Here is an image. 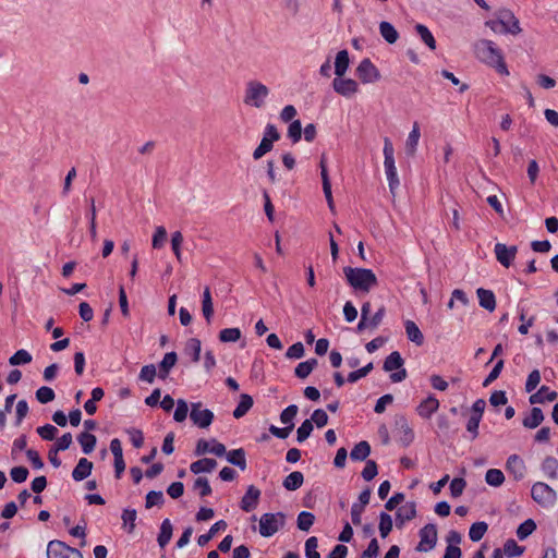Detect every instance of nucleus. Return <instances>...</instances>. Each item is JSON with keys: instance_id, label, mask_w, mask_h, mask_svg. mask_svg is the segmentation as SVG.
Here are the masks:
<instances>
[{"instance_id": "nucleus-33", "label": "nucleus", "mask_w": 558, "mask_h": 558, "mask_svg": "<svg viewBox=\"0 0 558 558\" xmlns=\"http://www.w3.org/2000/svg\"><path fill=\"white\" fill-rule=\"evenodd\" d=\"M544 421V414L539 408H533L529 416L523 418V426L533 429Z\"/></svg>"}, {"instance_id": "nucleus-21", "label": "nucleus", "mask_w": 558, "mask_h": 558, "mask_svg": "<svg viewBox=\"0 0 558 558\" xmlns=\"http://www.w3.org/2000/svg\"><path fill=\"white\" fill-rule=\"evenodd\" d=\"M541 470L548 480H558V459L551 456L545 457L541 462Z\"/></svg>"}, {"instance_id": "nucleus-41", "label": "nucleus", "mask_w": 558, "mask_h": 558, "mask_svg": "<svg viewBox=\"0 0 558 558\" xmlns=\"http://www.w3.org/2000/svg\"><path fill=\"white\" fill-rule=\"evenodd\" d=\"M317 364H318V362L316 359H310L305 362L299 363L294 371L295 376L301 379L306 378L313 372V369L317 366Z\"/></svg>"}, {"instance_id": "nucleus-59", "label": "nucleus", "mask_w": 558, "mask_h": 558, "mask_svg": "<svg viewBox=\"0 0 558 558\" xmlns=\"http://www.w3.org/2000/svg\"><path fill=\"white\" fill-rule=\"evenodd\" d=\"M313 430V423L311 420H305L296 430V439L299 442L306 440Z\"/></svg>"}, {"instance_id": "nucleus-64", "label": "nucleus", "mask_w": 558, "mask_h": 558, "mask_svg": "<svg viewBox=\"0 0 558 558\" xmlns=\"http://www.w3.org/2000/svg\"><path fill=\"white\" fill-rule=\"evenodd\" d=\"M38 435L45 440H52L56 438L58 434V429L56 426L51 424H46L37 428Z\"/></svg>"}, {"instance_id": "nucleus-1", "label": "nucleus", "mask_w": 558, "mask_h": 558, "mask_svg": "<svg viewBox=\"0 0 558 558\" xmlns=\"http://www.w3.org/2000/svg\"><path fill=\"white\" fill-rule=\"evenodd\" d=\"M476 58L488 66L494 68L499 74L508 76L509 70L501 50L489 39H481L474 45Z\"/></svg>"}, {"instance_id": "nucleus-31", "label": "nucleus", "mask_w": 558, "mask_h": 558, "mask_svg": "<svg viewBox=\"0 0 558 558\" xmlns=\"http://www.w3.org/2000/svg\"><path fill=\"white\" fill-rule=\"evenodd\" d=\"M227 529V522L223 520L217 521L211 525L209 531L206 534H202L197 538V544L199 546H205L218 532L225 531Z\"/></svg>"}, {"instance_id": "nucleus-56", "label": "nucleus", "mask_w": 558, "mask_h": 558, "mask_svg": "<svg viewBox=\"0 0 558 558\" xmlns=\"http://www.w3.org/2000/svg\"><path fill=\"white\" fill-rule=\"evenodd\" d=\"M54 391L50 387L43 386L36 391V399L38 400V402L43 404L51 402L52 400H54Z\"/></svg>"}, {"instance_id": "nucleus-8", "label": "nucleus", "mask_w": 558, "mask_h": 558, "mask_svg": "<svg viewBox=\"0 0 558 558\" xmlns=\"http://www.w3.org/2000/svg\"><path fill=\"white\" fill-rule=\"evenodd\" d=\"M46 555L47 558H83V555L78 549L58 539H53L48 543Z\"/></svg>"}, {"instance_id": "nucleus-4", "label": "nucleus", "mask_w": 558, "mask_h": 558, "mask_svg": "<svg viewBox=\"0 0 558 558\" xmlns=\"http://www.w3.org/2000/svg\"><path fill=\"white\" fill-rule=\"evenodd\" d=\"M269 93V88L265 84L250 81L245 86L243 102L248 107L260 109L265 107Z\"/></svg>"}, {"instance_id": "nucleus-47", "label": "nucleus", "mask_w": 558, "mask_h": 558, "mask_svg": "<svg viewBox=\"0 0 558 558\" xmlns=\"http://www.w3.org/2000/svg\"><path fill=\"white\" fill-rule=\"evenodd\" d=\"M32 355L28 351L24 350V349H20L17 350L10 359H9V363L10 365H23V364H28L32 362Z\"/></svg>"}, {"instance_id": "nucleus-40", "label": "nucleus", "mask_w": 558, "mask_h": 558, "mask_svg": "<svg viewBox=\"0 0 558 558\" xmlns=\"http://www.w3.org/2000/svg\"><path fill=\"white\" fill-rule=\"evenodd\" d=\"M304 476L301 472L294 471L290 473L283 481V487L287 490H296L302 486Z\"/></svg>"}, {"instance_id": "nucleus-20", "label": "nucleus", "mask_w": 558, "mask_h": 558, "mask_svg": "<svg viewBox=\"0 0 558 558\" xmlns=\"http://www.w3.org/2000/svg\"><path fill=\"white\" fill-rule=\"evenodd\" d=\"M420 137V125L417 122H414L412 125V130L410 131L408 138L405 141V153L408 156L413 157L416 154Z\"/></svg>"}, {"instance_id": "nucleus-29", "label": "nucleus", "mask_w": 558, "mask_h": 558, "mask_svg": "<svg viewBox=\"0 0 558 558\" xmlns=\"http://www.w3.org/2000/svg\"><path fill=\"white\" fill-rule=\"evenodd\" d=\"M227 461L242 471L246 469L245 451L242 448L226 451L225 453Z\"/></svg>"}, {"instance_id": "nucleus-50", "label": "nucleus", "mask_w": 558, "mask_h": 558, "mask_svg": "<svg viewBox=\"0 0 558 558\" xmlns=\"http://www.w3.org/2000/svg\"><path fill=\"white\" fill-rule=\"evenodd\" d=\"M535 522L532 519H527L519 525L517 530V536L519 539L523 541L530 536L535 531Z\"/></svg>"}, {"instance_id": "nucleus-55", "label": "nucleus", "mask_w": 558, "mask_h": 558, "mask_svg": "<svg viewBox=\"0 0 558 558\" xmlns=\"http://www.w3.org/2000/svg\"><path fill=\"white\" fill-rule=\"evenodd\" d=\"M241 338V330L239 328H226L219 332V340L221 342H235Z\"/></svg>"}, {"instance_id": "nucleus-12", "label": "nucleus", "mask_w": 558, "mask_h": 558, "mask_svg": "<svg viewBox=\"0 0 558 558\" xmlns=\"http://www.w3.org/2000/svg\"><path fill=\"white\" fill-rule=\"evenodd\" d=\"M437 543V529L434 524H426L420 530L418 551H429Z\"/></svg>"}, {"instance_id": "nucleus-18", "label": "nucleus", "mask_w": 558, "mask_h": 558, "mask_svg": "<svg viewBox=\"0 0 558 558\" xmlns=\"http://www.w3.org/2000/svg\"><path fill=\"white\" fill-rule=\"evenodd\" d=\"M259 497L260 490L254 485H250L245 495L241 499V509L245 512L254 510L258 505Z\"/></svg>"}, {"instance_id": "nucleus-45", "label": "nucleus", "mask_w": 558, "mask_h": 558, "mask_svg": "<svg viewBox=\"0 0 558 558\" xmlns=\"http://www.w3.org/2000/svg\"><path fill=\"white\" fill-rule=\"evenodd\" d=\"M485 481L488 485L498 487L505 482V475L498 469H489L485 474Z\"/></svg>"}, {"instance_id": "nucleus-16", "label": "nucleus", "mask_w": 558, "mask_h": 558, "mask_svg": "<svg viewBox=\"0 0 558 558\" xmlns=\"http://www.w3.org/2000/svg\"><path fill=\"white\" fill-rule=\"evenodd\" d=\"M439 405L438 399L434 395H428L416 407V413L422 418L428 420L438 411Z\"/></svg>"}, {"instance_id": "nucleus-6", "label": "nucleus", "mask_w": 558, "mask_h": 558, "mask_svg": "<svg viewBox=\"0 0 558 558\" xmlns=\"http://www.w3.org/2000/svg\"><path fill=\"white\" fill-rule=\"evenodd\" d=\"M531 496L535 502L544 508H550L557 501V493L544 482H536L532 485Z\"/></svg>"}, {"instance_id": "nucleus-30", "label": "nucleus", "mask_w": 558, "mask_h": 558, "mask_svg": "<svg viewBox=\"0 0 558 558\" xmlns=\"http://www.w3.org/2000/svg\"><path fill=\"white\" fill-rule=\"evenodd\" d=\"M350 59L347 50H340L335 60V74L336 76H344L349 69Z\"/></svg>"}, {"instance_id": "nucleus-28", "label": "nucleus", "mask_w": 558, "mask_h": 558, "mask_svg": "<svg viewBox=\"0 0 558 558\" xmlns=\"http://www.w3.org/2000/svg\"><path fill=\"white\" fill-rule=\"evenodd\" d=\"M405 333L410 341L416 345H422L424 342V336L417 325L413 320H405L404 323Z\"/></svg>"}, {"instance_id": "nucleus-49", "label": "nucleus", "mask_w": 558, "mask_h": 558, "mask_svg": "<svg viewBox=\"0 0 558 558\" xmlns=\"http://www.w3.org/2000/svg\"><path fill=\"white\" fill-rule=\"evenodd\" d=\"M315 515L308 511H302L298 515V527L301 531H308L311 526L314 524Z\"/></svg>"}, {"instance_id": "nucleus-11", "label": "nucleus", "mask_w": 558, "mask_h": 558, "mask_svg": "<svg viewBox=\"0 0 558 558\" xmlns=\"http://www.w3.org/2000/svg\"><path fill=\"white\" fill-rule=\"evenodd\" d=\"M356 75L363 84H372L380 78L378 69L369 59H363L357 68Z\"/></svg>"}, {"instance_id": "nucleus-46", "label": "nucleus", "mask_w": 558, "mask_h": 558, "mask_svg": "<svg viewBox=\"0 0 558 558\" xmlns=\"http://www.w3.org/2000/svg\"><path fill=\"white\" fill-rule=\"evenodd\" d=\"M487 524L485 522H476L473 523L469 531V536L471 541L478 542L483 538L485 533L487 532Z\"/></svg>"}, {"instance_id": "nucleus-48", "label": "nucleus", "mask_w": 558, "mask_h": 558, "mask_svg": "<svg viewBox=\"0 0 558 558\" xmlns=\"http://www.w3.org/2000/svg\"><path fill=\"white\" fill-rule=\"evenodd\" d=\"M122 521H123V527L129 532L132 533L135 529V521L137 518L136 510L134 509H125L122 512Z\"/></svg>"}, {"instance_id": "nucleus-58", "label": "nucleus", "mask_w": 558, "mask_h": 558, "mask_svg": "<svg viewBox=\"0 0 558 558\" xmlns=\"http://www.w3.org/2000/svg\"><path fill=\"white\" fill-rule=\"evenodd\" d=\"M296 413H298V407L295 404L289 405L280 414L281 423L286 424L287 426L294 425L293 420H294Z\"/></svg>"}, {"instance_id": "nucleus-38", "label": "nucleus", "mask_w": 558, "mask_h": 558, "mask_svg": "<svg viewBox=\"0 0 558 558\" xmlns=\"http://www.w3.org/2000/svg\"><path fill=\"white\" fill-rule=\"evenodd\" d=\"M252 407H253L252 397L246 393L241 395L240 402L233 411V416L235 418L243 417Z\"/></svg>"}, {"instance_id": "nucleus-5", "label": "nucleus", "mask_w": 558, "mask_h": 558, "mask_svg": "<svg viewBox=\"0 0 558 558\" xmlns=\"http://www.w3.org/2000/svg\"><path fill=\"white\" fill-rule=\"evenodd\" d=\"M383 154H384V168H385V173L387 177L389 190H390L391 194H395L396 190L400 185V180L398 177L396 162H395V149H393L392 143L390 142V140L388 137H385V140H384Z\"/></svg>"}, {"instance_id": "nucleus-35", "label": "nucleus", "mask_w": 558, "mask_h": 558, "mask_svg": "<svg viewBox=\"0 0 558 558\" xmlns=\"http://www.w3.org/2000/svg\"><path fill=\"white\" fill-rule=\"evenodd\" d=\"M202 344L196 338H191L186 341L184 352L190 355L193 363H197L201 359Z\"/></svg>"}, {"instance_id": "nucleus-13", "label": "nucleus", "mask_w": 558, "mask_h": 558, "mask_svg": "<svg viewBox=\"0 0 558 558\" xmlns=\"http://www.w3.org/2000/svg\"><path fill=\"white\" fill-rule=\"evenodd\" d=\"M332 88L337 94L350 98L359 92V84L352 78L336 76L332 81Z\"/></svg>"}, {"instance_id": "nucleus-57", "label": "nucleus", "mask_w": 558, "mask_h": 558, "mask_svg": "<svg viewBox=\"0 0 558 558\" xmlns=\"http://www.w3.org/2000/svg\"><path fill=\"white\" fill-rule=\"evenodd\" d=\"M274 147V143H271L268 138H262L259 145L253 151V158L255 160L260 159L267 153H269Z\"/></svg>"}, {"instance_id": "nucleus-27", "label": "nucleus", "mask_w": 558, "mask_h": 558, "mask_svg": "<svg viewBox=\"0 0 558 558\" xmlns=\"http://www.w3.org/2000/svg\"><path fill=\"white\" fill-rule=\"evenodd\" d=\"M202 312L203 316L208 324L211 323L214 316L213 298L209 287H206L202 296Z\"/></svg>"}, {"instance_id": "nucleus-60", "label": "nucleus", "mask_w": 558, "mask_h": 558, "mask_svg": "<svg viewBox=\"0 0 558 558\" xmlns=\"http://www.w3.org/2000/svg\"><path fill=\"white\" fill-rule=\"evenodd\" d=\"M523 553V547L519 546L514 539H508L504 545V554L508 557H518Z\"/></svg>"}, {"instance_id": "nucleus-17", "label": "nucleus", "mask_w": 558, "mask_h": 558, "mask_svg": "<svg viewBox=\"0 0 558 558\" xmlns=\"http://www.w3.org/2000/svg\"><path fill=\"white\" fill-rule=\"evenodd\" d=\"M507 471L512 474L514 480L520 481L525 476L526 466L521 457L511 454L506 462Z\"/></svg>"}, {"instance_id": "nucleus-32", "label": "nucleus", "mask_w": 558, "mask_h": 558, "mask_svg": "<svg viewBox=\"0 0 558 558\" xmlns=\"http://www.w3.org/2000/svg\"><path fill=\"white\" fill-rule=\"evenodd\" d=\"M371 453V446L367 441H360L351 450L350 457L354 461H364Z\"/></svg>"}, {"instance_id": "nucleus-42", "label": "nucleus", "mask_w": 558, "mask_h": 558, "mask_svg": "<svg viewBox=\"0 0 558 558\" xmlns=\"http://www.w3.org/2000/svg\"><path fill=\"white\" fill-rule=\"evenodd\" d=\"M416 33L418 34L421 40L430 49H436V40L430 33V31L423 24H416L415 26Z\"/></svg>"}, {"instance_id": "nucleus-44", "label": "nucleus", "mask_w": 558, "mask_h": 558, "mask_svg": "<svg viewBox=\"0 0 558 558\" xmlns=\"http://www.w3.org/2000/svg\"><path fill=\"white\" fill-rule=\"evenodd\" d=\"M183 240L184 239H183V234L181 231H174L171 234V248H172V252L179 263L182 262L181 246H182Z\"/></svg>"}, {"instance_id": "nucleus-7", "label": "nucleus", "mask_w": 558, "mask_h": 558, "mask_svg": "<svg viewBox=\"0 0 558 558\" xmlns=\"http://www.w3.org/2000/svg\"><path fill=\"white\" fill-rule=\"evenodd\" d=\"M286 523V515L282 512L264 513L259 519V534L264 537L275 535Z\"/></svg>"}, {"instance_id": "nucleus-22", "label": "nucleus", "mask_w": 558, "mask_h": 558, "mask_svg": "<svg viewBox=\"0 0 558 558\" xmlns=\"http://www.w3.org/2000/svg\"><path fill=\"white\" fill-rule=\"evenodd\" d=\"M397 429L399 435V441L404 446H409L414 439V432L410 427L405 418L400 417L397 421Z\"/></svg>"}, {"instance_id": "nucleus-62", "label": "nucleus", "mask_w": 558, "mask_h": 558, "mask_svg": "<svg viewBox=\"0 0 558 558\" xmlns=\"http://www.w3.org/2000/svg\"><path fill=\"white\" fill-rule=\"evenodd\" d=\"M318 541L315 536H312L305 542V556L306 558H320L317 551Z\"/></svg>"}, {"instance_id": "nucleus-23", "label": "nucleus", "mask_w": 558, "mask_h": 558, "mask_svg": "<svg viewBox=\"0 0 558 558\" xmlns=\"http://www.w3.org/2000/svg\"><path fill=\"white\" fill-rule=\"evenodd\" d=\"M93 470V463L86 458H81L72 472V477L76 482L87 478Z\"/></svg>"}, {"instance_id": "nucleus-52", "label": "nucleus", "mask_w": 558, "mask_h": 558, "mask_svg": "<svg viewBox=\"0 0 558 558\" xmlns=\"http://www.w3.org/2000/svg\"><path fill=\"white\" fill-rule=\"evenodd\" d=\"M177 408L173 413V420L178 423H182L186 420L189 414V405L184 399H179L177 401Z\"/></svg>"}, {"instance_id": "nucleus-43", "label": "nucleus", "mask_w": 558, "mask_h": 558, "mask_svg": "<svg viewBox=\"0 0 558 558\" xmlns=\"http://www.w3.org/2000/svg\"><path fill=\"white\" fill-rule=\"evenodd\" d=\"M77 440L82 447L83 452L86 454L90 453L95 449L97 442L96 436L87 432L82 433L77 437Z\"/></svg>"}, {"instance_id": "nucleus-51", "label": "nucleus", "mask_w": 558, "mask_h": 558, "mask_svg": "<svg viewBox=\"0 0 558 558\" xmlns=\"http://www.w3.org/2000/svg\"><path fill=\"white\" fill-rule=\"evenodd\" d=\"M167 239V230L163 226L155 228V232L151 239V246L156 250L161 248L165 245Z\"/></svg>"}, {"instance_id": "nucleus-25", "label": "nucleus", "mask_w": 558, "mask_h": 558, "mask_svg": "<svg viewBox=\"0 0 558 558\" xmlns=\"http://www.w3.org/2000/svg\"><path fill=\"white\" fill-rule=\"evenodd\" d=\"M476 294L478 298V303L483 308L489 312H493L496 308V298L493 291L478 288Z\"/></svg>"}, {"instance_id": "nucleus-36", "label": "nucleus", "mask_w": 558, "mask_h": 558, "mask_svg": "<svg viewBox=\"0 0 558 558\" xmlns=\"http://www.w3.org/2000/svg\"><path fill=\"white\" fill-rule=\"evenodd\" d=\"M172 524L169 519H165L160 526V532L158 535V544L161 548H165L166 545L170 542L172 537Z\"/></svg>"}, {"instance_id": "nucleus-10", "label": "nucleus", "mask_w": 558, "mask_h": 558, "mask_svg": "<svg viewBox=\"0 0 558 558\" xmlns=\"http://www.w3.org/2000/svg\"><path fill=\"white\" fill-rule=\"evenodd\" d=\"M403 366V359L401 354L397 351L391 352L384 362V369L386 372H392L396 369H399L396 373H392L390 375V379L393 383H400L407 377V371L402 368Z\"/></svg>"}, {"instance_id": "nucleus-15", "label": "nucleus", "mask_w": 558, "mask_h": 558, "mask_svg": "<svg viewBox=\"0 0 558 558\" xmlns=\"http://www.w3.org/2000/svg\"><path fill=\"white\" fill-rule=\"evenodd\" d=\"M496 259L506 268L510 267L517 256L515 245L507 246L504 243H496L494 247Z\"/></svg>"}, {"instance_id": "nucleus-37", "label": "nucleus", "mask_w": 558, "mask_h": 558, "mask_svg": "<svg viewBox=\"0 0 558 558\" xmlns=\"http://www.w3.org/2000/svg\"><path fill=\"white\" fill-rule=\"evenodd\" d=\"M379 32L383 38L389 44H395L398 40L399 34L389 22H381L379 24Z\"/></svg>"}, {"instance_id": "nucleus-3", "label": "nucleus", "mask_w": 558, "mask_h": 558, "mask_svg": "<svg viewBox=\"0 0 558 558\" xmlns=\"http://www.w3.org/2000/svg\"><path fill=\"white\" fill-rule=\"evenodd\" d=\"M495 34H511L518 35L521 33L520 22L514 14L508 10L502 9L496 13V17L485 22Z\"/></svg>"}, {"instance_id": "nucleus-34", "label": "nucleus", "mask_w": 558, "mask_h": 558, "mask_svg": "<svg viewBox=\"0 0 558 558\" xmlns=\"http://www.w3.org/2000/svg\"><path fill=\"white\" fill-rule=\"evenodd\" d=\"M320 177H322V183H323V191H324L328 207L331 211H333L335 203H333V198H332L331 183L329 180L327 169L320 170Z\"/></svg>"}, {"instance_id": "nucleus-24", "label": "nucleus", "mask_w": 558, "mask_h": 558, "mask_svg": "<svg viewBox=\"0 0 558 558\" xmlns=\"http://www.w3.org/2000/svg\"><path fill=\"white\" fill-rule=\"evenodd\" d=\"M558 397V393L554 390H550L548 387L546 386H542L539 388V390L535 393H533L529 401L531 404H536V403H544L546 401H554L556 400Z\"/></svg>"}, {"instance_id": "nucleus-63", "label": "nucleus", "mask_w": 558, "mask_h": 558, "mask_svg": "<svg viewBox=\"0 0 558 558\" xmlns=\"http://www.w3.org/2000/svg\"><path fill=\"white\" fill-rule=\"evenodd\" d=\"M163 494L162 492L151 490L146 495V508L149 509L154 506H160L163 504Z\"/></svg>"}, {"instance_id": "nucleus-14", "label": "nucleus", "mask_w": 558, "mask_h": 558, "mask_svg": "<svg viewBox=\"0 0 558 558\" xmlns=\"http://www.w3.org/2000/svg\"><path fill=\"white\" fill-rule=\"evenodd\" d=\"M195 453L202 456L205 453H213L217 457H222L226 453V446L216 439H199L196 444Z\"/></svg>"}, {"instance_id": "nucleus-26", "label": "nucleus", "mask_w": 558, "mask_h": 558, "mask_svg": "<svg viewBox=\"0 0 558 558\" xmlns=\"http://www.w3.org/2000/svg\"><path fill=\"white\" fill-rule=\"evenodd\" d=\"M216 466H217L216 460L209 459V458H204V459H199V460L193 462L190 465V470L194 474L210 473L216 469Z\"/></svg>"}, {"instance_id": "nucleus-2", "label": "nucleus", "mask_w": 558, "mask_h": 558, "mask_svg": "<svg viewBox=\"0 0 558 558\" xmlns=\"http://www.w3.org/2000/svg\"><path fill=\"white\" fill-rule=\"evenodd\" d=\"M343 274L349 286L356 292L368 293L378 286L375 272L368 268L344 267Z\"/></svg>"}, {"instance_id": "nucleus-54", "label": "nucleus", "mask_w": 558, "mask_h": 558, "mask_svg": "<svg viewBox=\"0 0 558 558\" xmlns=\"http://www.w3.org/2000/svg\"><path fill=\"white\" fill-rule=\"evenodd\" d=\"M193 489L196 490L201 497H206L211 494L209 482L205 477H197L193 484Z\"/></svg>"}, {"instance_id": "nucleus-53", "label": "nucleus", "mask_w": 558, "mask_h": 558, "mask_svg": "<svg viewBox=\"0 0 558 558\" xmlns=\"http://www.w3.org/2000/svg\"><path fill=\"white\" fill-rule=\"evenodd\" d=\"M392 530V519L390 514L381 512L379 515V533L383 538L387 537Z\"/></svg>"}, {"instance_id": "nucleus-39", "label": "nucleus", "mask_w": 558, "mask_h": 558, "mask_svg": "<svg viewBox=\"0 0 558 558\" xmlns=\"http://www.w3.org/2000/svg\"><path fill=\"white\" fill-rule=\"evenodd\" d=\"M178 360L175 352H168L165 354L163 359L159 364L160 368V377L166 378L170 372V369L175 365Z\"/></svg>"}, {"instance_id": "nucleus-9", "label": "nucleus", "mask_w": 558, "mask_h": 558, "mask_svg": "<svg viewBox=\"0 0 558 558\" xmlns=\"http://www.w3.org/2000/svg\"><path fill=\"white\" fill-rule=\"evenodd\" d=\"M190 418L199 428H207L211 425L215 415L209 409H205L202 402L191 404Z\"/></svg>"}, {"instance_id": "nucleus-19", "label": "nucleus", "mask_w": 558, "mask_h": 558, "mask_svg": "<svg viewBox=\"0 0 558 558\" xmlns=\"http://www.w3.org/2000/svg\"><path fill=\"white\" fill-rule=\"evenodd\" d=\"M416 515V505L414 501L403 504L396 513V525L402 527L405 522L414 519Z\"/></svg>"}, {"instance_id": "nucleus-61", "label": "nucleus", "mask_w": 558, "mask_h": 558, "mask_svg": "<svg viewBox=\"0 0 558 558\" xmlns=\"http://www.w3.org/2000/svg\"><path fill=\"white\" fill-rule=\"evenodd\" d=\"M288 137L298 143L302 137V124L300 120H293L288 128Z\"/></svg>"}]
</instances>
